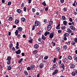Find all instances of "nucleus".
<instances>
[{"label":"nucleus","instance_id":"obj_7","mask_svg":"<svg viewBox=\"0 0 77 77\" xmlns=\"http://www.w3.org/2000/svg\"><path fill=\"white\" fill-rule=\"evenodd\" d=\"M34 47L36 49H38L39 48V45L37 44H35L34 45Z\"/></svg>","mask_w":77,"mask_h":77},{"label":"nucleus","instance_id":"obj_45","mask_svg":"<svg viewBox=\"0 0 77 77\" xmlns=\"http://www.w3.org/2000/svg\"><path fill=\"white\" fill-rule=\"evenodd\" d=\"M62 63V61L60 60L58 61V63L59 64V65H60Z\"/></svg>","mask_w":77,"mask_h":77},{"label":"nucleus","instance_id":"obj_56","mask_svg":"<svg viewBox=\"0 0 77 77\" xmlns=\"http://www.w3.org/2000/svg\"><path fill=\"white\" fill-rule=\"evenodd\" d=\"M69 21H70V22H72V18H69Z\"/></svg>","mask_w":77,"mask_h":77},{"label":"nucleus","instance_id":"obj_53","mask_svg":"<svg viewBox=\"0 0 77 77\" xmlns=\"http://www.w3.org/2000/svg\"><path fill=\"white\" fill-rule=\"evenodd\" d=\"M63 10L64 11V12H66V11H67V9H66V8H64L63 9Z\"/></svg>","mask_w":77,"mask_h":77},{"label":"nucleus","instance_id":"obj_40","mask_svg":"<svg viewBox=\"0 0 77 77\" xmlns=\"http://www.w3.org/2000/svg\"><path fill=\"white\" fill-rule=\"evenodd\" d=\"M27 70H28V71H30L31 70V68L30 67H28L27 69Z\"/></svg>","mask_w":77,"mask_h":77},{"label":"nucleus","instance_id":"obj_30","mask_svg":"<svg viewBox=\"0 0 77 77\" xmlns=\"http://www.w3.org/2000/svg\"><path fill=\"white\" fill-rule=\"evenodd\" d=\"M24 72V73L25 74V75H28V72H27L25 70Z\"/></svg>","mask_w":77,"mask_h":77},{"label":"nucleus","instance_id":"obj_2","mask_svg":"<svg viewBox=\"0 0 77 77\" xmlns=\"http://www.w3.org/2000/svg\"><path fill=\"white\" fill-rule=\"evenodd\" d=\"M54 32H52L50 34L49 38L51 39H52L54 37Z\"/></svg>","mask_w":77,"mask_h":77},{"label":"nucleus","instance_id":"obj_25","mask_svg":"<svg viewBox=\"0 0 77 77\" xmlns=\"http://www.w3.org/2000/svg\"><path fill=\"white\" fill-rule=\"evenodd\" d=\"M42 38L43 40H45V39H46V37L45 36H44V35H42Z\"/></svg>","mask_w":77,"mask_h":77},{"label":"nucleus","instance_id":"obj_63","mask_svg":"<svg viewBox=\"0 0 77 77\" xmlns=\"http://www.w3.org/2000/svg\"><path fill=\"white\" fill-rule=\"evenodd\" d=\"M21 55L22 56H25V54H24V53H22Z\"/></svg>","mask_w":77,"mask_h":77},{"label":"nucleus","instance_id":"obj_35","mask_svg":"<svg viewBox=\"0 0 77 77\" xmlns=\"http://www.w3.org/2000/svg\"><path fill=\"white\" fill-rule=\"evenodd\" d=\"M61 68H65V65H64V64H63L62 63L61 64Z\"/></svg>","mask_w":77,"mask_h":77},{"label":"nucleus","instance_id":"obj_13","mask_svg":"<svg viewBox=\"0 0 77 77\" xmlns=\"http://www.w3.org/2000/svg\"><path fill=\"white\" fill-rule=\"evenodd\" d=\"M66 31L68 32L69 33H72V31H71L70 29H67Z\"/></svg>","mask_w":77,"mask_h":77},{"label":"nucleus","instance_id":"obj_5","mask_svg":"<svg viewBox=\"0 0 77 77\" xmlns=\"http://www.w3.org/2000/svg\"><path fill=\"white\" fill-rule=\"evenodd\" d=\"M21 50H20V49H19L18 51H16L15 53L17 54H20L21 53Z\"/></svg>","mask_w":77,"mask_h":77},{"label":"nucleus","instance_id":"obj_16","mask_svg":"<svg viewBox=\"0 0 77 77\" xmlns=\"http://www.w3.org/2000/svg\"><path fill=\"white\" fill-rule=\"evenodd\" d=\"M18 33H19V32H18V30H16V31L15 32V34L16 36H17L18 35Z\"/></svg>","mask_w":77,"mask_h":77},{"label":"nucleus","instance_id":"obj_28","mask_svg":"<svg viewBox=\"0 0 77 77\" xmlns=\"http://www.w3.org/2000/svg\"><path fill=\"white\" fill-rule=\"evenodd\" d=\"M63 24L64 25H65V26H66L67 24V21L65 20L63 22Z\"/></svg>","mask_w":77,"mask_h":77},{"label":"nucleus","instance_id":"obj_26","mask_svg":"<svg viewBox=\"0 0 77 77\" xmlns=\"http://www.w3.org/2000/svg\"><path fill=\"white\" fill-rule=\"evenodd\" d=\"M15 24H18V23H19V20L17 19L15 21Z\"/></svg>","mask_w":77,"mask_h":77},{"label":"nucleus","instance_id":"obj_39","mask_svg":"<svg viewBox=\"0 0 77 77\" xmlns=\"http://www.w3.org/2000/svg\"><path fill=\"white\" fill-rule=\"evenodd\" d=\"M62 18L63 20H66V17H65V16H62Z\"/></svg>","mask_w":77,"mask_h":77},{"label":"nucleus","instance_id":"obj_43","mask_svg":"<svg viewBox=\"0 0 77 77\" xmlns=\"http://www.w3.org/2000/svg\"><path fill=\"white\" fill-rule=\"evenodd\" d=\"M35 11H36V10L34 8H32V12H35Z\"/></svg>","mask_w":77,"mask_h":77},{"label":"nucleus","instance_id":"obj_34","mask_svg":"<svg viewBox=\"0 0 77 77\" xmlns=\"http://www.w3.org/2000/svg\"><path fill=\"white\" fill-rule=\"evenodd\" d=\"M12 20V17H9V19H8V21H11Z\"/></svg>","mask_w":77,"mask_h":77},{"label":"nucleus","instance_id":"obj_59","mask_svg":"<svg viewBox=\"0 0 77 77\" xmlns=\"http://www.w3.org/2000/svg\"><path fill=\"white\" fill-rule=\"evenodd\" d=\"M26 7H25L23 8L24 11L25 12H26Z\"/></svg>","mask_w":77,"mask_h":77},{"label":"nucleus","instance_id":"obj_10","mask_svg":"<svg viewBox=\"0 0 77 77\" xmlns=\"http://www.w3.org/2000/svg\"><path fill=\"white\" fill-rule=\"evenodd\" d=\"M16 62H17L16 61H15L14 60H13L12 61H11V63L12 64H13V65H15L16 63Z\"/></svg>","mask_w":77,"mask_h":77},{"label":"nucleus","instance_id":"obj_23","mask_svg":"<svg viewBox=\"0 0 77 77\" xmlns=\"http://www.w3.org/2000/svg\"><path fill=\"white\" fill-rule=\"evenodd\" d=\"M17 13H18V14H20V13H21V11L20 9H18L17 10Z\"/></svg>","mask_w":77,"mask_h":77},{"label":"nucleus","instance_id":"obj_18","mask_svg":"<svg viewBox=\"0 0 77 77\" xmlns=\"http://www.w3.org/2000/svg\"><path fill=\"white\" fill-rule=\"evenodd\" d=\"M17 37L18 39H20L21 38V35L20 34H18L17 35Z\"/></svg>","mask_w":77,"mask_h":77},{"label":"nucleus","instance_id":"obj_49","mask_svg":"<svg viewBox=\"0 0 77 77\" xmlns=\"http://www.w3.org/2000/svg\"><path fill=\"white\" fill-rule=\"evenodd\" d=\"M13 46V44L12 43H11L10 45V48H12Z\"/></svg>","mask_w":77,"mask_h":77},{"label":"nucleus","instance_id":"obj_27","mask_svg":"<svg viewBox=\"0 0 77 77\" xmlns=\"http://www.w3.org/2000/svg\"><path fill=\"white\" fill-rule=\"evenodd\" d=\"M29 42L31 43V44H32L33 43V39L31 38L30 40H29Z\"/></svg>","mask_w":77,"mask_h":77},{"label":"nucleus","instance_id":"obj_64","mask_svg":"<svg viewBox=\"0 0 77 77\" xmlns=\"http://www.w3.org/2000/svg\"><path fill=\"white\" fill-rule=\"evenodd\" d=\"M43 22H44V23H47V20L44 19L43 20Z\"/></svg>","mask_w":77,"mask_h":77},{"label":"nucleus","instance_id":"obj_44","mask_svg":"<svg viewBox=\"0 0 77 77\" xmlns=\"http://www.w3.org/2000/svg\"><path fill=\"white\" fill-rule=\"evenodd\" d=\"M42 5H44V6H46V3H45V1H44L42 3Z\"/></svg>","mask_w":77,"mask_h":77},{"label":"nucleus","instance_id":"obj_31","mask_svg":"<svg viewBox=\"0 0 77 77\" xmlns=\"http://www.w3.org/2000/svg\"><path fill=\"white\" fill-rule=\"evenodd\" d=\"M38 34L39 35H42V31H41L39 30V32H38Z\"/></svg>","mask_w":77,"mask_h":77},{"label":"nucleus","instance_id":"obj_19","mask_svg":"<svg viewBox=\"0 0 77 77\" xmlns=\"http://www.w3.org/2000/svg\"><path fill=\"white\" fill-rule=\"evenodd\" d=\"M7 60L11 61V57L10 56H8L7 59Z\"/></svg>","mask_w":77,"mask_h":77},{"label":"nucleus","instance_id":"obj_42","mask_svg":"<svg viewBox=\"0 0 77 77\" xmlns=\"http://www.w3.org/2000/svg\"><path fill=\"white\" fill-rule=\"evenodd\" d=\"M20 66H21V65H20L18 67L19 69V70H20V71H21L23 68H22V67H20Z\"/></svg>","mask_w":77,"mask_h":77},{"label":"nucleus","instance_id":"obj_20","mask_svg":"<svg viewBox=\"0 0 77 77\" xmlns=\"http://www.w3.org/2000/svg\"><path fill=\"white\" fill-rule=\"evenodd\" d=\"M11 69H12V67H11V66H9L7 68V69L9 71H10V70H11Z\"/></svg>","mask_w":77,"mask_h":77},{"label":"nucleus","instance_id":"obj_24","mask_svg":"<svg viewBox=\"0 0 77 77\" xmlns=\"http://www.w3.org/2000/svg\"><path fill=\"white\" fill-rule=\"evenodd\" d=\"M72 76H75V72L74 71H73L71 73Z\"/></svg>","mask_w":77,"mask_h":77},{"label":"nucleus","instance_id":"obj_33","mask_svg":"<svg viewBox=\"0 0 77 77\" xmlns=\"http://www.w3.org/2000/svg\"><path fill=\"white\" fill-rule=\"evenodd\" d=\"M71 44H72V45H75V42L74 41H72L71 42Z\"/></svg>","mask_w":77,"mask_h":77},{"label":"nucleus","instance_id":"obj_21","mask_svg":"<svg viewBox=\"0 0 77 77\" xmlns=\"http://www.w3.org/2000/svg\"><path fill=\"white\" fill-rule=\"evenodd\" d=\"M73 59L74 60H75L76 62H77V57L76 56H75L73 57Z\"/></svg>","mask_w":77,"mask_h":77},{"label":"nucleus","instance_id":"obj_1","mask_svg":"<svg viewBox=\"0 0 77 77\" xmlns=\"http://www.w3.org/2000/svg\"><path fill=\"white\" fill-rule=\"evenodd\" d=\"M35 26H41V23L40 22L36 21L35 22Z\"/></svg>","mask_w":77,"mask_h":77},{"label":"nucleus","instance_id":"obj_50","mask_svg":"<svg viewBox=\"0 0 77 77\" xmlns=\"http://www.w3.org/2000/svg\"><path fill=\"white\" fill-rule=\"evenodd\" d=\"M11 2H8V6H10V5H11Z\"/></svg>","mask_w":77,"mask_h":77},{"label":"nucleus","instance_id":"obj_61","mask_svg":"<svg viewBox=\"0 0 77 77\" xmlns=\"http://www.w3.org/2000/svg\"><path fill=\"white\" fill-rule=\"evenodd\" d=\"M12 50H13V51H15V48L14 47H13Z\"/></svg>","mask_w":77,"mask_h":77},{"label":"nucleus","instance_id":"obj_48","mask_svg":"<svg viewBox=\"0 0 77 77\" xmlns=\"http://www.w3.org/2000/svg\"><path fill=\"white\" fill-rule=\"evenodd\" d=\"M54 66H55V67H54ZM56 64H54L53 65V66L52 67L53 68V69H54H54H56Z\"/></svg>","mask_w":77,"mask_h":77},{"label":"nucleus","instance_id":"obj_57","mask_svg":"<svg viewBox=\"0 0 77 77\" xmlns=\"http://www.w3.org/2000/svg\"><path fill=\"white\" fill-rule=\"evenodd\" d=\"M42 39V38H39L38 39V41H39V42H41V40Z\"/></svg>","mask_w":77,"mask_h":77},{"label":"nucleus","instance_id":"obj_15","mask_svg":"<svg viewBox=\"0 0 77 77\" xmlns=\"http://www.w3.org/2000/svg\"><path fill=\"white\" fill-rule=\"evenodd\" d=\"M47 29H51V26L50 24H48Z\"/></svg>","mask_w":77,"mask_h":77},{"label":"nucleus","instance_id":"obj_60","mask_svg":"<svg viewBox=\"0 0 77 77\" xmlns=\"http://www.w3.org/2000/svg\"><path fill=\"white\" fill-rule=\"evenodd\" d=\"M74 41H75V42L77 43V38H75Z\"/></svg>","mask_w":77,"mask_h":77},{"label":"nucleus","instance_id":"obj_37","mask_svg":"<svg viewBox=\"0 0 77 77\" xmlns=\"http://www.w3.org/2000/svg\"><path fill=\"white\" fill-rule=\"evenodd\" d=\"M60 50V48L59 47H57L56 48V50L57 51H59Z\"/></svg>","mask_w":77,"mask_h":77},{"label":"nucleus","instance_id":"obj_22","mask_svg":"<svg viewBox=\"0 0 77 77\" xmlns=\"http://www.w3.org/2000/svg\"><path fill=\"white\" fill-rule=\"evenodd\" d=\"M60 23L58 24L57 26L56 27V29H60Z\"/></svg>","mask_w":77,"mask_h":77},{"label":"nucleus","instance_id":"obj_36","mask_svg":"<svg viewBox=\"0 0 77 77\" xmlns=\"http://www.w3.org/2000/svg\"><path fill=\"white\" fill-rule=\"evenodd\" d=\"M48 56H45L44 57V59L45 60H47L48 59Z\"/></svg>","mask_w":77,"mask_h":77},{"label":"nucleus","instance_id":"obj_54","mask_svg":"<svg viewBox=\"0 0 77 77\" xmlns=\"http://www.w3.org/2000/svg\"><path fill=\"white\" fill-rule=\"evenodd\" d=\"M63 39L64 41H66L67 40V38H66V37H63Z\"/></svg>","mask_w":77,"mask_h":77},{"label":"nucleus","instance_id":"obj_11","mask_svg":"<svg viewBox=\"0 0 77 77\" xmlns=\"http://www.w3.org/2000/svg\"><path fill=\"white\" fill-rule=\"evenodd\" d=\"M58 72V70L56 69L54 71V72L53 73V75H55L57 72Z\"/></svg>","mask_w":77,"mask_h":77},{"label":"nucleus","instance_id":"obj_6","mask_svg":"<svg viewBox=\"0 0 77 77\" xmlns=\"http://www.w3.org/2000/svg\"><path fill=\"white\" fill-rule=\"evenodd\" d=\"M32 53L33 54H34V55L36 54H37L38 53V50H35V51H33L32 52Z\"/></svg>","mask_w":77,"mask_h":77},{"label":"nucleus","instance_id":"obj_62","mask_svg":"<svg viewBox=\"0 0 77 77\" xmlns=\"http://www.w3.org/2000/svg\"><path fill=\"white\" fill-rule=\"evenodd\" d=\"M15 48L16 49H18V48L20 49V47L18 46H16L15 47Z\"/></svg>","mask_w":77,"mask_h":77},{"label":"nucleus","instance_id":"obj_46","mask_svg":"<svg viewBox=\"0 0 77 77\" xmlns=\"http://www.w3.org/2000/svg\"><path fill=\"white\" fill-rule=\"evenodd\" d=\"M25 18L24 17L21 18V21H25Z\"/></svg>","mask_w":77,"mask_h":77},{"label":"nucleus","instance_id":"obj_32","mask_svg":"<svg viewBox=\"0 0 77 77\" xmlns=\"http://www.w3.org/2000/svg\"><path fill=\"white\" fill-rule=\"evenodd\" d=\"M56 60H57V59L56 58H54V61L53 63H56Z\"/></svg>","mask_w":77,"mask_h":77},{"label":"nucleus","instance_id":"obj_51","mask_svg":"<svg viewBox=\"0 0 77 77\" xmlns=\"http://www.w3.org/2000/svg\"><path fill=\"white\" fill-rule=\"evenodd\" d=\"M66 27L65 26H61V29H65Z\"/></svg>","mask_w":77,"mask_h":77},{"label":"nucleus","instance_id":"obj_47","mask_svg":"<svg viewBox=\"0 0 77 77\" xmlns=\"http://www.w3.org/2000/svg\"><path fill=\"white\" fill-rule=\"evenodd\" d=\"M66 60H67L66 58H65L63 60V62H64V63H65Z\"/></svg>","mask_w":77,"mask_h":77},{"label":"nucleus","instance_id":"obj_29","mask_svg":"<svg viewBox=\"0 0 77 77\" xmlns=\"http://www.w3.org/2000/svg\"><path fill=\"white\" fill-rule=\"evenodd\" d=\"M23 58L20 59V60L18 61V63H21L22 61H23Z\"/></svg>","mask_w":77,"mask_h":77},{"label":"nucleus","instance_id":"obj_38","mask_svg":"<svg viewBox=\"0 0 77 77\" xmlns=\"http://www.w3.org/2000/svg\"><path fill=\"white\" fill-rule=\"evenodd\" d=\"M11 61H8L7 62V65H10V64H11Z\"/></svg>","mask_w":77,"mask_h":77},{"label":"nucleus","instance_id":"obj_14","mask_svg":"<svg viewBox=\"0 0 77 77\" xmlns=\"http://www.w3.org/2000/svg\"><path fill=\"white\" fill-rule=\"evenodd\" d=\"M40 68H42L44 67V65L42 63H41L40 65H39Z\"/></svg>","mask_w":77,"mask_h":77},{"label":"nucleus","instance_id":"obj_12","mask_svg":"<svg viewBox=\"0 0 77 77\" xmlns=\"http://www.w3.org/2000/svg\"><path fill=\"white\" fill-rule=\"evenodd\" d=\"M64 36H65V37H68V36H69V34L66 33H65L63 35Z\"/></svg>","mask_w":77,"mask_h":77},{"label":"nucleus","instance_id":"obj_41","mask_svg":"<svg viewBox=\"0 0 77 77\" xmlns=\"http://www.w3.org/2000/svg\"><path fill=\"white\" fill-rule=\"evenodd\" d=\"M35 57H36V58L39 57V55L38 54H36L35 56Z\"/></svg>","mask_w":77,"mask_h":77},{"label":"nucleus","instance_id":"obj_4","mask_svg":"<svg viewBox=\"0 0 77 77\" xmlns=\"http://www.w3.org/2000/svg\"><path fill=\"white\" fill-rule=\"evenodd\" d=\"M30 67L31 69L33 70L34 68H35V66L34 65L32 64L31 65V66H30Z\"/></svg>","mask_w":77,"mask_h":77},{"label":"nucleus","instance_id":"obj_3","mask_svg":"<svg viewBox=\"0 0 77 77\" xmlns=\"http://www.w3.org/2000/svg\"><path fill=\"white\" fill-rule=\"evenodd\" d=\"M75 67V66L74 64H70V68L71 69H74Z\"/></svg>","mask_w":77,"mask_h":77},{"label":"nucleus","instance_id":"obj_8","mask_svg":"<svg viewBox=\"0 0 77 77\" xmlns=\"http://www.w3.org/2000/svg\"><path fill=\"white\" fill-rule=\"evenodd\" d=\"M50 33V32L46 31L44 33V35L45 36H47V35H49Z\"/></svg>","mask_w":77,"mask_h":77},{"label":"nucleus","instance_id":"obj_52","mask_svg":"<svg viewBox=\"0 0 77 77\" xmlns=\"http://www.w3.org/2000/svg\"><path fill=\"white\" fill-rule=\"evenodd\" d=\"M53 21H50L49 22V24H50L51 25V24H53Z\"/></svg>","mask_w":77,"mask_h":77},{"label":"nucleus","instance_id":"obj_9","mask_svg":"<svg viewBox=\"0 0 77 77\" xmlns=\"http://www.w3.org/2000/svg\"><path fill=\"white\" fill-rule=\"evenodd\" d=\"M67 58L69 60H72V56L70 55L68 56Z\"/></svg>","mask_w":77,"mask_h":77},{"label":"nucleus","instance_id":"obj_55","mask_svg":"<svg viewBox=\"0 0 77 77\" xmlns=\"http://www.w3.org/2000/svg\"><path fill=\"white\" fill-rule=\"evenodd\" d=\"M51 43H52V44H53V47L55 46V45H56V43L55 42H52Z\"/></svg>","mask_w":77,"mask_h":77},{"label":"nucleus","instance_id":"obj_58","mask_svg":"<svg viewBox=\"0 0 77 77\" xmlns=\"http://www.w3.org/2000/svg\"><path fill=\"white\" fill-rule=\"evenodd\" d=\"M70 29H75V27H73V26H70ZM72 28H73L72 29Z\"/></svg>","mask_w":77,"mask_h":77},{"label":"nucleus","instance_id":"obj_17","mask_svg":"<svg viewBox=\"0 0 77 77\" xmlns=\"http://www.w3.org/2000/svg\"><path fill=\"white\" fill-rule=\"evenodd\" d=\"M63 50H66L67 48H68V47H67V45H64L63 47Z\"/></svg>","mask_w":77,"mask_h":77}]
</instances>
